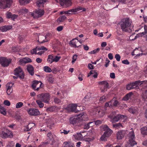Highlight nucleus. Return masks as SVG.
I'll use <instances>...</instances> for the list:
<instances>
[{
  "mask_svg": "<svg viewBox=\"0 0 147 147\" xmlns=\"http://www.w3.org/2000/svg\"><path fill=\"white\" fill-rule=\"evenodd\" d=\"M141 134L144 137L146 135H147V126H144L142 127L140 129Z\"/></svg>",
  "mask_w": 147,
  "mask_h": 147,
  "instance_id": "b1692460",
  "label": "nucleus"
},
{
  "mask_svg": "<svg viewBox=\"0 0 147 147\" xmlns=\"http://www.w3.org/2000/svg\"><path fill=\"white\" fill-rule=\"evenodd\" d=\"M93 123V122H89L87 124H86L84 125L83 128L85 129H88L90 127V124Z\"/></svg>",
  "mask_w": 147,
  "mask_h": 147,
  "instance_id": "ea45409f",
  "label": "nucleus"
},
{
  "mask_svg": "<svg viewBox=\"0 0 147 147\" xmlns=\"http://www.w3.org/2000/svg\"><path fill=\"white\" fill-rule=\"evenodd\" d=\"M4 104L5 105L7 106H9L10 105V102L7 100L4 101Z\"/></svg>",
  "mask_w": 147,
  "mask_h": 147,
  "instance_id": "13d9d810",
  "label": "nucleus"
},
{
  "mask_svg": "<svg viewBox=\"0 0 147 147\" xmlns=\"http://www.w3.org/2000/svg\"><path fill=\"white\" fill-rule=\"evenodd\" d=\"M54 110V108L53 107H50L48 108H47L46 111L47 112L50 111L52 112Z\"/></svg>",
  "mask_w": 147,
  "mask_h": 147,
  "instance_id": "bf43d9fd",
  "label": "nucleus"
},
{
  "mask_svg": "<svg viewBox=\"0 0 147 147\" xmlns=\"http://www.w3.org/2000/svg\"><path fill=\"white\" fill-rule=\"evenodd\" d=\"M142 97L143 101H147V90H146L145 93L142 94Z\"/></svg>",
  "mask_w": 147,
  "mask_h": 147,
  "instance_id": "c756f323",
  "label": "nucleus"
},
{
  "mask_svg": "<svg viewBox=\"0 0 147 147\" xmlns=\"http://www.w3.org/2000/svg\"><path fill=\"white\" fill-rule=\"evenodd\" d=\"M35 125V124L33 123H29L28 125H27V127L29 128L30 130V129L32 127H33Z\"/></svg>",
  "mask_w": 147,
  "mask_h": 147,
  "instance_id": "4d7b16f0",
  "label": "nucleus"
},
{
  "mask_svg": "<svg viewBox=\"0 0 147 147\" xmlns=\"http://www.w3.org/2000/svg\"><path fill=\"white\" fill-rule=\"evenodd\" d=\"M13 84V83L11 82H9L7 84L6 87L7 88L12 89V88Z\"/></svg>",
  "mask_w": 147,
  "mask_h": 147,
  "instance_id": "de8ad7c7",
  "label": "nucleus"
},
{
  "mask_svg": "<svg viewBox=\"0 0 147 147\" xmlns=\"http://www.w3.org/2000/svg\"><path fill=\"white\" fill-rule=\"evenodd\" d=\"M121 126L122 127V125L120 123H118L114 124L113 125V127H119Z\"/></svg>",
  "mask_w": 147,
  "mask_h": 147,
  "instance_id": "6e6d98bb",
  "label": "nucleus"
},
{
  "mask_svg": "<svg viewBox=\"0 0 147 147\" xmlns=\"http://www.w3.org/2000/svg\"><path fill=\"white\" fill-rule=\"evenodd\" d=\"M133 88L134 87L132 86V85L131 83L128 84L127 85L126 89L127 90H130L131 89H133Z\"/></svg>",
  "mask_w": 147,
  "mask_h": 147,
  "instance_id": "09e8293b",
  "label": "nucleus"
},
{
  "mask_svg": "<svg viewBox=\"0 0 147 147\" xmlns=\"http://www.w3.org/2000/svg\"><path fill=\"white\" fill-rule=\"evenodd\" d=\"M76 139L77 140H80L83 137V136L80 133H77L74 136Z\"/></svg>",
  "mask_w": 147,
  "mask_h": 147,
  "instance_id": "e433bc0d",
  "label": "nucleus"
},
{
  "mask_svg": "<svg viewBox=\"0 0 147 147\" xmlns=\"http://www.w3.org/2000/svg\"><path fill=\"white\" fill-rule=\"evenodd\" d=\"M42 84V83L41 81H38L36 80H34L33 82L32 87L34 90H38L39 88H41Z\"/></svg>",
  "mask_w": 147,
  "mask_h": 147,
  "instance_id": "f8f14e48",
  "label": "nucleus"
},
{
  "mask_svg": "<svg viewBox=\"0 0 147 147\" xmlns=\"http://www.w3.org/2000/svg\"><path fill=\"white\" fill-rule=\"evenodd\" d=\"M47 49L43 46L41 47H37L35 49H33L31 51V53L32 54H36V50L40 51L41 50L47 51Z\"/></svg>",
  "mask_w": 147,
  "mask_h": 147,
  "instance_id": "2eb2a0df",
  "label": "nucleus"
},
{
  "mask_svg": "<svg viewBox=\"0 0 147 147\" xmlns=\"http://www.w3.org/2000/svg\"><path fill=\"white\" fill-rule=\"evenodd\" d=\"M53 142L49 140V139H47V141L42 142V145H44V144L46 145L49 144H50L51 145H52L53 144Z\"/></svg>",
  "mask_w": 147,
  "mask_h": 147,
  "instance_id": "37998d69",
  "label": "nucleus"
},
{
  "mask_svg": "<svg viewBox=\"0 0 147 147\" xmlns=\"http://www.w3.org/2000/svg\"><path fill=\"white\" fill-rule=\"evenodd\" d=\"M12 51L13 52H17L18 51V49L17 47H13L12 48Z\"/></svg>",
  "mask_w": 147,
  "mask_h": 147,
  "instance_id": "0e129e2a",
  "label": "nucleus"
},
{
  "mask_svg": "<svg viewBox=\"0 0 147 147\" xmlns=\"http://www.w3.org/2000/svg\"><path fill=\"white\" fill-rule=\"evenodd\" d=\"M126 130H120L116 134V137L117 140L121 139L126 134Z\"/></svg>",
  "mask_w": 147,
  "mask_h": 147,
  "instance_id": "4468645a",
  "label": "nucleus"
},
{
  "mask_svg": "<svg viewBox=\"0 0 147 147\" xmlns=\"http://www.w3.org/2000/svg\"><path fill=\"white\" fill-rule=\"evenodd\" d=\"M38 99H39L44 102L49 104V101L51 99V96L48 93H42L38 95L37 96Z\"/></svg>",
  "mask_w": 147,
  "mask_h": 147,
  "instance_id": "7ed1b4c3",
  "label": "nucleus"
},
{
  "mask_svg": "<svg viewBox=\"0 0 147 147\" xmlns=\"http://www.w3.org/2000/svg\"><path fill=\"white\" fill-rule=\"evenodd\" d=\"M77 57L78 55L76 54H75L73 55L72 58L73 60L72 61V63H74L76 61Z\"/></svg>",
  "mask_w": 147,
  "mask_h": 147,
  "instance_id": "e2e57ef3",
  "label": "nucleus"
},
{
  "mask_svg": "<svg viewBox=\"0 0 147 147\" xmlns=\"http://www.w3.org/2000/svg\"><path fill=\"white\" fill-rule=\"evenodd\" d=\"M24 58L21 59L19 60V62L20 64H23L26 63Z\"/></svg>",
  "mask_w": 147,
  "mask_h": 147,
  "instance_id": "69168bd1",
  "label": "nucleus"
},
{
  "mask_svg": "<svg viewBox=\"0 0 147 147\" xmlns=\"http://www.w3.org/2000/svg\"><path fill=\"white\" fill-rule=\"evenodd\" d=\"M66 19V17L65 16H62L60 17L57 20L58 21L60 22H63Z\"/></svg>",
  "mask_w": 147,
  "mask_h": 147,
  "instance_id": "4c0bfd02",
  "label": "nucleus"
},
{
  "mask_svg": "<svg viewBox=\"0 0 147 147\" xmlns=\"http://www.w3.org/2000/svg\"><path fill=\"white\" fill-rule=\"evenodd\" d=\"M61 58L60 57H59L57 56H55V57H53V62H58Z\"/></svg>",
  "mask_w": 147,
  "mask_h": 147,
  "instance_id": "3c124183",
  "label": "nucleus"
},
{
  "mask_svg": "<svg viewBox=\"0 0 147 147\" xmlns=\"http://www.w3.org/2000/svg\"><path fill=\"white\" fill-rule=\"evenodd\" d=\"M11 61L10 59H7L3 57H0V64L3 67L8 66Z\"/></svg>",
  "mask_w": 147,
  "mask_h": 147,
  "instance_id": "9d476101",
  "label": "nucleus"
},
{
  "mask_svg": "<svg viewBox=\"0 0 147 147\" xmlns=\"http://www.w3.org/2000/svg\"><path fill=\"white\" fill-rule=\"evenodd\" d=\"M64 144L65 145L64 147H74L71 145L69 144L67 142H65L64 143Z\"/></svg>",
  "mask_w": 147,
  "mask_h": 147,
  "instance_id": "864d4df0",
  "label": "nucleus"
},
{
  "mask_svg": "<svg viewBox=\"0 0 147 147\" xmlns=\"http://www.w3.org/2000/svg\"><path fill=\"white\" fill-rule=\"evenodd\" d=\"M63 27L62 26H60L58 27L57 28V30L58 31L60 32L63 29Z\"/></svg>",
  "mask_w": 147,
  "mask_h": 147,
  "instance_id": "774afa93",
  "label": "nucleus"
},
{
  "mask_svg": "<svg viewBox=\"0 0 147 147\" xmlns=\"http://www.w3.org/2000/svg\"><path fill=\"white\" fill-rule=\"evenodd\" d=\"M133 94V93L132 92H129L123 98L122 100L124 101H127L130 98L131 96Z\"/></svg>",
  "mask_w": 147,
  "mask_h": 147,
  "instance_id": "bb28decb",
  "label": "nucleus"
},
{
  "mask_svg": "<svg viewBox=\"0 0 147 147\" xmlns=\"http://www.w3.org/2000/svg\"><path fill=\"white\" fill-rule=\"evenodd\" d=\"M112 2H115L116 1H118L119 3H121L122 4H125L126 3V0H111Z\"/></svg>",
  "mask_w": 147,
  "mask_h": 147,
  "instance_id": "49530a36",
  "label": "nucleus"
},
{
  "mask_svg": "<svg viewBox=\"0 0 147 147\" xmlns=\"http://www.w3.org/2000/svg\"><path fill=\"white\" fill-rule=\"evenodd\" d=\"M125 117V115L121 114H118L114 116L113 113L110 114L108 116V117L111 119V121L112 123H115L119 120H122Z\"/></svg>",
  "mask_w": 147,
  "mask_h": 147,
  "instance_id": "39448f33",
  "label": "nucleus"
},
{
  "mask_svg": "<svg viewBox=\"0 0 147 147\" xmlns=\"http://www.w3.org/2000/svg\"><path fill=\"white\" fill-rule=\"evenodd\" d=\"M102 128L105 131L102 136V141H106L113 133V131L106 125H102Z\"/></svg>",
  "mask_w": 147,
  "mask_h": 147,
  "instance_id": "f257e3e1",
  "label": "nucleus"
},
{
  "mask_svg": "<svg viewBox=\"0 0 147 147\" xmlns=\"http://www.w3.org/2000/svg\"><path fill=\"white\" fill-rule=\"evenodd\" d=\"M28 12V9L25 8L20 9L18 11L20 15H23L27 13Z\"/></svg>",
  "mask_w": 147,
  "mask_h": 147,
  "instance_id": "a878e982",
  "label": "nucleus"
},
{
  "mask_svg": "<svg viewBox=\"0 0 147 147\" xmlns=\"http://www.w3.org/2000/svg\"><path fill=\"white\" fill-rule=\"evenodd\" d=\"M144 31L142 32H140L137 34L135 37V39H136L138 37H140L146 35L147 34V26L144 25Z\"/></svg>",
  "mask_w": 147,
  "mask_h": 147,
  "instance_id": "a211bd4d",
  "label": "nucleus"
},
{
  "mask_svg": "<svg viewBox=\"0 0 147 147\" xmlns=\"http://www.w3.org/2000/svg\"><path fill=\"white\" fill-rule=\"evenodd\" d=\"M57 2H59L63 8H67L71 6L72 5L71 0H55Z\"/></svg>",
  "mask_w": 147,
  "mask_h": 147,
  "instance_id": "1a4fd4ad",
  "label": "nucleus"
},
{
  "mask_svg": "<svg viewBox=\"0 0 147 147\" xmlns=\"http://www.w3.org/2000/svg\"><path fill=\"white\" fill-rule=\"evenodd\" d=\"M47 80L49 83L52 84L54 82V78L52 75L50 74L47 77Z\"/></svg>",
  "mask_w": 147,
  "mask_h": 147,
  "instance_id": "c85d7f7f",
  "label": "nucleus"
},
{
  "mask_svg": "<svg viewBox=\"0 0 147 147\" xmlns=\"http://www.w3.org/2000/svg\"><path fill=\"white\" fill-rule=\"evenodd\" d=\"M12 3V0H0V8L4 9L9 7Z\"/></svg>",
  "mask_w": 147,
  "mask_h": 147,
  "instance_id": "0eeeda50",
  "label": "nucleus"
},
{
  "mask_svg": "<svg viewBox=\"0 0 147 147\" xmlns=\"http://www.w3.org/2000/svg\"><path fill=\"white\" fill-rule=\"evenodd\" d=\"M31 0H19V2L22 5H24L30 2Z\"/></svg>",
  "mask_w": 147,
  "mask_h": 147,
  "instance_id": "7c9ffc66",
  "label": "nucleus"
},
{
  "mask_svg": "<svg viewBox=\"0 0 147 147\" xmlns=\"http://www.w3.org/2000/svg\"><path fill=\"white\" fill-rule=\"evenodd\" d=\"M53 57L52 55H48V58L47 59V61L48 63H51L53 62Z\"/></svg>",
  "mask_w": 147,
  "mask_h": 147,
  "instance_id": "c9c22d12",
  "label": "nucleus"
},
{
  "mask_svg": "<svg viewBox=\"0 0 147 147\" xmlns=\"http://www.w3.org/2000/svg\"><path fill=\"white\" fill-rule=\"evenodd\" d=\"M14 75L15 76H18L20 79L24 78V72L20 67L16 68L14 70Z\"/></svg>",
  "mask_w": 147,
  "mask_h": 147,
  "instance_id": "9b49d317",
  "label": "nucleus"
},
{
  "mask_svg": "<svg viewBox=\"0 0 147 147\" xmlns=\"http://www.w3.org/2000/svg\"><path fill=\"white\" fill-rule=\"evenodd\" d=\"M36 102L37 104L38 105L40 108H42L43 107L44 105V104L42 103V101L41 100H40L39 99H38V100H37Z\"/></svg>",
  "mask_w": 147,
  "mask_h": 147,
  "instance_id": "473e14b6",
  "label": "nucleus"
},
{
  "mask_svg": "<svg viewBox=\"0 0 147 147\" xmlns=\"http://www.w3.org/2000/svg\"><path fill=\"white\" fill-rule=\"evenodd\" d=\"M30 13L31 15L34 18L36 19L44 15L45 12L43 9H39Z\"/></svg>",
  "mask_w": 147,
  "mask_h": 147,
  "instance_id": "423d86ee",
  "label": "nucleus"
},
{
  "mask_svg": "<svg viewBox=\"0 0 147 147\" xmlns=\"http://www.w3.org/2000/svg\"><path fill=\"white\" fill-rule=\"evenodd\" d=\"M27 69L29 73L31 76H33L34 74V69L33 67L31 65H29L27 66Z\"/></svg>",
  "mask_w": 147,
  "mask_h": 147,
  "instance_id": "5701e85b",
  "label": "nucleus"
},
{
  "mask_svg": "<svg viewBox=\"0 0 147 147\" xmlns=\"http://www.w3.org/2000/svg\"><path fill=\"white\" fill-rule=\"evenodd\" d=\"M46 1V0H39L37 1V3L39 6H40L43 5Z\"/></svg>",
  "mask_w": 147,
  "mask_h": 147,
  "instance_id": "79ce46f5",
  "label": "nucleus"
},
{
  "mask_svg": "<svg viewBox=\"0 0 147 147\" xmlns=\"http://www.w3.org/2000/svg\"><path fill=\"white\" fill-rule=\"evenodd\" d=\"M23 105V103L22 102H19L17 103L16 105V108L18 109L22 107Z\"/></svg>",
  "mask_w": 147,
  "mask_h": 147,
  "instance_id": "c03bdc74",
  "label": "nucleus"
},
{
  "mask_svg": "<svg viewBox=\"0 0 147 147\" xmlns=\"http://www.w3.org/2000/svg\"><path fill=\"white\" fill-rule=\"evenodd\" d=\"M43 69L46 72H50L51 71V69L47 66H45L43 67Z\"/></svg>",
  "mask_w": 147,
  "mask_h": 147,
  "instance_id": "a19ab883",
  "label": "nucleus"
},
{
  "mask_svg": "<svg viewBox=\"0 0 147 147\" xmlns=\"http://www.w3.org/2000/svg\"><path fill=\"white\" fill-rule=\"evenodd\" d=\"M12 89H9L8 88H7L6 92L8 95H9L12 92Z\"/></svg>",
  "mask_w": 147,
  "mask_h": 147,
  "instance_id": "052dcab7",
  "label": "nucleus"
},
{
  "mask_svg": "<svg viewBox=\"0 0 147 147\" xmlns=\"http://www.w3.org/2000/svg\"><path fill=\"white\" fill-rule=\"evenodd\" d=\"M100 50V49L99 48H98L94 50L91 51H90V52H89V53L90 54H94L98 52Z\"/></svg>",
  "mask_w": 147,
  "mask_h": 147,
  "instance_id": "8fccbe9b",
  "label": "nucleus"
},
{
  "mask_svg": "<svg viewBox=\"0 0 147 147\" xmlns=\"http://www.w3.org/2000/svg\"><path fill=\"white\" fill-rule=\"evenodd\" d=\"M109 84L106 81H102V87H103L104 90L102 89V92L107 91V89L109 88Z\"/></svg>",
  "mask_w": 147,
  "mask_h": 147,
  "instance_id": "aec40b11",
  "label": "nucleus"
},
{
  "mask_svg": "<svg viewBox=\"0 0 147 147\" xmlns=\"http://www.w3.org/2000/svg\"><path fill=\"white\" fill-rule=\"evenodd\" d=\"M55 42H54L53 45L54 47H57L60 45V42L59 40H56Z\"/></svg>",
  "mask_w": 147,
  "mask_h": 147,
  "instance_id": "a18cd8bd",
  "label": "nucleus"
},
{
  "mask_svg": "<svg viewBox=\"0 0 147 147\" xmlns=\"http://www.w3.org/2000/svg\"><path fill=\"white\" fill-rule=\"evenodd\" d=\"M71 44L73 47H78L81 45V43L76 38L73 39L71 42Z\"/></svg>",
  "mask_w": 147,
  "mask_h": 147,
  "instance_id": "f3484780",
  "label": "nucleus"
},
{
  "mask_svg": "<svg viewBox=\"0 0 147 147\" xmlns=\"http://www.w3.org/2000/svg\"><path fill=\"white\" fill-rule=\"evenodd\" d=\"M80 11H86V9L80 7H78L77 8L70 9L67 11H64V14H67V15L69 16L73 14V13H76Z\"/></svg>",
  "mask_w": 147,
  "mask_h": 147,
  "instance_id": "6e6552de",
  "label": "nucleus"
},
{
  "mask_svg": "<svg viewBox=\"0 0 147 147\" xmlns=\"http://www.w3.org/2000/svg\"><path fill=\"white\" fill-rule=\"evenodd\" d=\"M24 59L26 63L32 62L31 59L29 58H25Z\"/></svg>",
  "mask_w": 147,
  "mask_h": 147,
  "instance_id": "680f3d73",
  "label": "nucleus"
},
{
  "mask_svg": "<svg viewBox=\"0 0 147 147\" xmlns=\"http://www.w3.org/2000/svg\"><path fill=\"white\" fill-rule=\"evenodd\" d=\"M54 101L56 104H58L61 102V100L59 98L55 97L54 99Z\"/></svg>",
  "mask_w": 147,
  "mask_h": 147,
  "instance_id": "603ef678",
  "label": "nucleus"
},
{
  "mask_svg": "<svg viewBox=\"0 0 147 147\" xmlns=\"http://www.w3.org/2000/svg\"><path fill=\"white\" fill-rule=\"evenodd\" d=\"M122 62L123 63L126 65H128L129 64V62L127 59L122 61Z\"/></svg>",
  "mask_w": 147,
  "mask_h": 147,
  "instance_id": "338daca9",
  "label": "nucleus"
},
{
  "mask_svg": "<svg viewBox=\"0 0 147 147\" xmlns=\"http://www.w3.org/2000/svg\"><path fill=\"white\" fill-rule=\"evenodd\" d=\"M12 28V27L11 26H4L0 27V30L2 32H5L10 30Z\"/></svg>",
  "mask_w": 147,
  "mask_h": 147,
  "instance_id": "412c9836",
  "label": "nucleus"
},
{
  "mask_svg": "<svg viewBox=\"0 0 147 147\" xmlns=\"http://www.w3.org/2000/svg\"><path fill=\"white\" fill-rule=\"evenodd\" d=\"M18 16L15 14H12L10 12H8L6 13V17L7 18H11L12 20H14L17 18Z\"/></svg>",
  "mask_w": 147,
  "mask_h": 147,
  "instance_id": "6ab92c4d",
  "label": "nucleus"
},
{
  "mask_svg": "<svg viewBox=\"0 0 147 147\" xmlns=\"http://www.w3.org/2000/svg\"><path fill=\"white\" fill-rule=\"evenodd\" d=\"M47 137H48L47 139H49V140L54 142V140L53 139V135H52L51 133H49L47 134Z\"/></svg>",
  "mask_w": 147,
  "mask_h": 147,
  "instance_id": "f704fd0d",
  "label": "nucleus"
},
{
  "mask_svg": "<svg viewBox=\"0 0 147 147\" xmlns=\"http://www.w3.org/2000/svg\"><path fill=\"white\" fill-rule=\"evenodd\" d=\"M77 105L76 104H73L69 105L67 109L75 113L78 112V110H77Z\"/></svg>",
  "mask_w": 147,
  "mask_h": 147,
  "instance_id": "dca6fc26",
  "label": "nucleus"
},
{
  "mask_svg": "<svg viewBox=\"0 0 147 147\" xmlns=\"http://www.w3.org/2000/svg\"><path fill=\"white\" fill-rule=\"evenodd\" d=\"M141 81L140 80H137L134 82H133L131 83L132 85V86H133V87H134V88L136 87H138L139 86H141Z\"/></svg>",
  "mask_w": 147,
  "mask_h": 147,
  "instance_id": "393cba45",
  "label": "nucleus"
},
{
  "mask_svg": "<svg viewBox=\"0 0 147 147\" xmlns=\"http://www.w3.org/2000/svg\"><path fill=\"white\" fill-rule=\"evenodd\" d=\"M129 134V140L127 142L128 144L126 146V147H133L137 144L135 140V134L134 131L132 130L130 131Z\"/></svg>",
  "mask_w": 147,
  "mask_h": 147,
  "instance_id": "20e7f679",
  "label": "nucleus"
},
{
  "mask_svg": "<svg viewBox=\"0 0 147 147\" xmlns=\"http://www.w3.org/2000/svg\"><path fill=\"white\" fill-rule=\"evenodd\" d=\"M128 111L133 114H136L138 112L137 109L134 107H131L129 109Z\"/></svg>",
  "mask_w": 147,
  "mask_h": 147,
  "instance_id": "cd10ccee",
  "label": "nucleus"
},
{
  "mask_svg": "<svg viewBox=\"0 0 147 147\" xmlns=\"http://www.w3.org/2000/svg\"><path fill=\"white\" fill-rule=\"evenodd\" d=\"M0 113L4 115L6 114L5 109L1 106H0Z\"/></svg>",
  "mask_w": 147,
  "mask_h": 147,
  "instance_id": "2f4dec72",
  "label": "nucleus"
},
{
  "mask_svg": "<svg viewBox=\"0 0 147 147\" xmlns=\"http://www.w3.org/2000/svg\"><path fill=\"white\" fill-rule=\"evenodd\" d=\"M115 57L117 61H120L121 57L119 54H116L115 55Z\"/></svg>",
  "mask_w": 147,
  "mask_h": 147,
  "instance_id": "5fc2aeb1",
  "label": "nucleus"
},
{
  "mask_svg": "<svg viewBox=\"0 0 147 147\" xmlns=\"http://www.w3.org/2000/svg\"><path fill=\"white\" fill-rule=\"evenodd\" d=\"M131 21L128 18H124L120 22V26L123 31L126 32L128 31V28L131 25Z\"/></svg>",
  "mask_w": 147,
  "mask_h": 147,
  "instance_id": "f03ea898",
  "label": "nucleus"
},
{
  "mask_svg": "<svg viewBox=\"0 0 147 147\" xmlns=\"http://www.w3.org/2000/svg\"><path fill=\"white\" fill-rule=\"evenodd\" d=\"M79 116L81 118V119L83 120H87L88 119V118L86 117L87 116L86 114H81L79 115Z\"/></svg>",
  "mask_w": 147,
  "mask_h": 147,
  "instance_id": "72a5a7b5",
  "label": "nucleus"
},
{
  "mask_svg": "<svg viewBox=\"0 0 147 147\" xmlns=\"http://www.w3.org/2000/svg\"><path fill=\"white\" fill-rule=\"evenodd\" d=\"M1 136L3 138H8L10 137L11 136H13L12 134L10 131L7 133L3 131L2 132Z\"/></svg>",
  "mask_w": 147,
  "mask_h": 147,
  "instance_id": "4be33fe9",
  "label": "nucleus"
},
{
  "mask_svg": "<svg viewBox=\"0 0 147 147\" xmlns=\"http://www.w3.org/2000/svg\"><path fill=\"white\" fill-rule=\"evenodd\" d=\"M77 118H71L69 119L70 123L72 124H75L77 122Z\"/></svg>",
  "mask_w": 147,
  "mask_h": 147,
  "instance_id": "58836bf2",
  "label": "nucleus"
},
{
  "mask_svg": "<svg viewBox=\"0 0 147 147\" xmlns=\"http://www.w3.org/2000/svg\"><path fill=\"white\" fill-rule=\"evenodd\" d=\"M27 112L29 115L32 116H37L40 114L38 110L35 108H30Z\"/></svg>",
  "mask_w": 147,
  "mask_h": 147,
  "instance_id": "ddd939ff",
  "label": "nucleus"
}]
</instances>
